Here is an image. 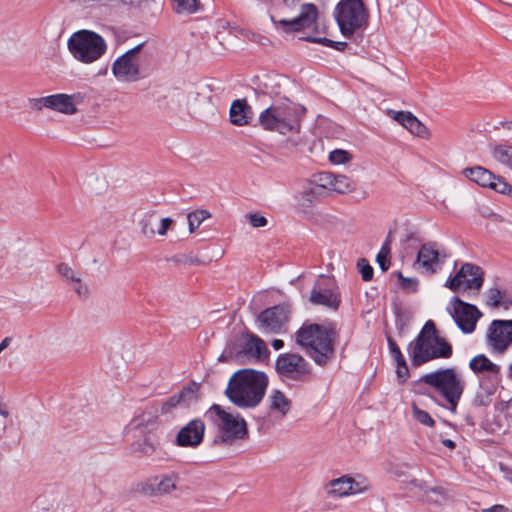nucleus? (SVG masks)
Wrapping results in <instances>:
<instances>
[{
  "label": "nucleus",
  "mask_w": 512,
  "mask_h": 512,
  "mask_svg": "<svg viewBox=\"0 0 512 512\" xmlns=\"http://www.w3.org/2000/svg\"><path fill=\"white\" fill-rule=\"evenodd\" d=\"M338 333L334 324L304 323L296 332L295 340L319 366H326L335 355L334 343Z\"/></svg>",
  "instance_id": "obj_1"
},
{
  "label": "nucleus",
  "mask_w": 512,
  "mask_h": 512,
  "mask_svg": "<svg viewBox=\"0 0 512 512\" xmlns=\"http://www.w3.org/2000/svg\"><path fill=\"white\" fill-rule=\"evenodd\" d=\"M267 386L268 377L264 372L242 369L231 376L225 395L239 408H254L262 401Z\"/></svg>",
  "instance_id": "obj_2"
},
{
  "label": "nucleus",
  "mask_w": 512,
  "mask_h": 512,
  "mask_svg": "<svg viewBox=\"0 0 512 512\" xmlns=\"http://www.w3.org/2000/svg\"><path fill=\"white\" fill-rule=\"evenodd\" d=\"M305 113L304 106L285 98L262 111L259 115V124L265 130L275 131L282 135L299 133Z\"/></svg>",
  "instance_id": "obj_3"
},
{
  "label": "nucleus",
  "mask_w": 512,
  "mask_h": 512,
  "mask_svg": "<svg viewBox=\"0 0 512 512\" xmlns=\"http://www.w3.org/2000/svg\"><path fill=\"white\" fill-rule=\"evenodd\" d=\"M420 381L432 387L448 403L450 411L456 412L466 389V380L457 368L438 369L424 374Z\"/></svg>",
  "instance_id": "obj_4"
},
{
  "label": "nucleus",
  "mask_w": 512,
  "mask_h": 512,
  "mask_svg": "<svg viewBox=\"0 0 512 512\" xmlns=\"http://www.w3.org/2000/svg\"><path fill=\"white\" fill-rule=\"evenodd\" d=\"M205 417L217 428L214 445L231 446L248 437L246 421L239 415L234 416L218 404H213L205 413Z\"/></svg>",
  "instance_id": "obj_5"
},
{
  "label": "nucleus",
  "mask_w": 512,
  "mask_h": 512,
  "mask_svg": "<svg viewBox=\"0 0 512 512\" xmlns=\"http://www.w3.org/2000/svg\"><path fill=\"white\" fill-rule=\"evenodd\" d=\"M145 42L127 50L112 63L113 76L120 82H137L146 78L150 72L148 56L142 53Z\"/></svg>",
  "instance_id": "obj_6"
},
{
  "label": "nucleus",
  "mask_w": 512,
  "mask_h": 512,
  "mask_svg": "<svg viewBox=\"0 0 512 512\" xmlns=\"http://www.w3.org/2000/svg\"><path fill=\"white\" fill-rule=\"evenodd\" d=\"M300 0H282V6L278 14L270 16L271 21L276 28H280L284 33H295L313 27L318 19V8L313 3H305L300 6V11L293 17H281L284 9H292Z\"/></svg>",
  "instance_id": "obj_7"
},
{
  "label": "nucleus",
  "mask_w": 512,
  "mask_h": 512,
  "mask_svg": "<svg viewBox=\"0 0 512 512\" xmlns=\"http://www.w3.org/2000/svg\"><path fill=\"white\" fill-rule=\"evenodd\" d=\"M67 45L72 56L85 64L98 60L107 49L103 37L89 30L73 33L68 39Z\"/></svg>",
  "instance_id": "obj_8"
},
{
  "label": "nucleus",
  "mask_w": 512,
  "mask_h": 512,
  "mask_svg": "<svg viewBox=\"0 0 512 512\" xmlns=\"http://www.w3.org/2000/svg\"><path fill=\"white\" fill-rule=\"evenodd\" d=\"M413 366H421L431 360L448 359L453 354L452 345L443 337H416L409 345Z\"/></svg>",
  "instance_id": "obj_9"
},
{
  "label": "nucleus",
  "mask_w": 512,
  "mask_h": 512,
  "mask_svg": "<svg viewBox=\"0 0 512 512\" xmlns=\"http://www.w3.org/2000/svg\"><path fill=\"white\" fill-rule=\"evenodd\" d=\"M336 22L343 36L349 38L366 22L367 13L362 0H342L334 12Z\"/></svg>",
  "instance_id": "obj_10"
},
{
  "label": "nucleus",
  "mask_w": 512,
  "mask_h": 512,
  "mask_svg": "<svg viewBox=\"0 0 512 512\" xmlns=\"http://www.w3.org/2000/svg\"><path fill=\"white\" fill-rule=\"evenodd\" d=\"M485 344L492 354H504L512 345V320H493L486 330Z\"/></svg>",
  "instance_id": "obj_11"
},
{
  "label": "nucleus",
  "mask_w": 512,
  "mask_h": 512,
  "mask_svg": "<svg viewBox=\"0 0 512 512\" xmlns=\"http://www.w3.org/2000/svg\"><path fill=\"white\" fill-rule=\"evenodd\" d=\"M484 282V273L482 269L472 263H464L454 276H450L444 286L453 292L464 290L479 291Z\"/></svg>",
  "instance_id": "obj_12"
},
{
  "label": "nucleus",
  "mask_w": 512,
  "mask_h": 512,
  "mask_svg": "<svg viewBox=\"0 0 512 512\" xmlns=\"http://www.w3.org/2000/svg\"><path fill=\"white\" fill-rule=\"evenodd\" d=\"M309 300L314 305L337 310L341 303V297L334 279L321 275L311 290Z\"/></svg>",
  "instance_id": "obj_13"
},
{
  "label": "nucleus",
  "mask_w": 512,
  "mask_h": 512,
  "mask_svg": "<svg viewBox=\"0 0 512 512\" xmlns=\"http://www.w3.org/2000/svg\"><path fill=\"white\" fill-rule=\"evenodd\" d=\"M452 310L449 311L457 327L464 334L475 331L477 322L482 317V312L473 304L464 302L459 297L451 299Z\"/></svg>",
  "instance_id": "obj_14"
},
{
  "label": "nucleus",
  "mask_w": 512,
  "mask_h": 512,
  "mask_svg": "<svg viewBox=\"0 0 512 512\" xmlns=\"http://www.w3.org/2000/svg\"><path fill=\"white\" fill-rule=\"evenodd\" d=\"M275 366L278 374L294 381H305L311 373L309 363L302 356L293 353L280 354Z\"/></svg>",
  "instance_id": "obj_15"
},
{
  "label": "nucleus",
  "mask_w": 512,
  "mask_h": 512,
  "mask_svg": "<svg viewBox=\"0 0 512 512\" xmlns=\"http://www.w3.org/2000/svg\"><path fill=\"white\" fill-rule=\"evenodd\" d=\"M288 314V309L283 305L268 308L258 316L259 327L265 333H282L286 330Z\"/></svg>",
  "instance_id": "obj_16"
},
{
  "label": "nucleus",
  "mask_w": 512,
  "mask_h": 512,
  "mask_svg": "<svg viewBox=\"0 0 512 512\" xmlns=\"http://www.w3.org/2000/svg\"><path fill=\"white\" fill-rule=\"evenodd\" d=\"M447 257L444 250L438 249L437 243L428 242L420 247L415 264H419L426 273L434 274Z\"/></svg>",
  "instance_id": "obj_17"
},
{
  "label": "nucleus",
  "mask_w": 512,
  "mask_h": 512,
  "mask_svg": "<svg viewBox=\"0 0 512 512\" xmlns=\"http://www.w3.org/2000/svg\"><path fill=\"white\" fill-rule=\"evenodd\" d=\"M204 433V422L201 419H193L179 430L174 443L179 447L195 448L203 442Z\"/></svg>",
  "instance_id": "obj_18"
},
{
  "label": "nucleus",
  "mask_w": 512,
  "mask_h": 512,
  "mask_svg": "<svg viewBox=\"0 0 512 512\" xmlns=\"http://www.w3.org/2000/svg\"><path fill=\"white\" fill-rule=\"evenodd\" d=\"M368 489L364 482H358L354 478L344 475L333 479L325 486L326 493L334 498H341L351 494L362 493Z\"/></svg>",
  "instance_id": "obj_19"
},
{
  "label": "nucleus",
  "mask_w": 512,
  "mask_h": 512,
  "mask_svg": "<svg viewBox=\"0 0 512 512\" xmlns=\"http://www.w3.org/2000/svg\"><path fill=\"white\" fill-rule=\"evenodd\" d=\"M178 473L172 472L155 476L142 486V492L150 496L167 495L177 489Z\"/></svg>",
  "instance_id": "obj_20"
},
{
  "label": "nucleus",
  "mask_w": 512,
  "mask_h": 512,
  "mask_svg": "<svg viewBox=\"0 0 512 512\" xmlns=\"http://www.w3.org/2000/svg\"><path fill=\"white\" fill-rule=\"evenodd\" d=\"M500 382L501 378L495 376H480L472 399L473 406L488 407L491 405Z\"/></svg>",
  "instance_id": "obj_21"
},
{
  "label": "nucleus",
  "mask_w": 512,
  "mask_h": 512,
  "mask_svg": "<svg viewBox=\"0 0 512 512\" xmlns=\"http://www.w3.org/2000/svg\"><path fill=\"white\" fill-rule=\"evenodd\" d=\"M325 196L326 195L322 192V189L310 181L304 186L303 190L295 196V199L297 201L298 208H300L303 213H307L306 209L314 206Z\"/></svg>",
  "instance_id": "obj_22"
},
{
  "label": "nucleus",
  "mask_w": 512,
  "mask_h": 512,
  "mask_svg": "<svg viewBox=\"0 0 512 512\" xmlns=\"http://www.w3.org/2000/svg\"><path fill=\"white\" fill-rule=\"evenodd\" d=\"M469 368L480 376H495L501 378V367L493 363L486 355L478 354L469 361Z\"/></svg>",
  "instance_id": "obj_23"
},
{
  "label": "nucleus",
  "mask_w": 512,
  "mask_h": 512,
  "mask_svg": "<svg viewBox=\"0 0 512 512\" xmlns=\"http://www.w3.org/2000/svg\"><path fill=\"white\" fill-rule=\"evenodd\" d=\"M229 117L235 126L248 125L252 119V108L245 99H236L231 104Z\"/></svg>",
  "instance_id": "obj_24"
},
{
  "label": "nucleus",
  "mask_w": 512,
  "mask_h": 512,
  "mask_svg": "<svg viewBox=\"0 0 512 512\" xmlns=\"http://www.w3.org/2000/svg\"><path fill=\"white\" fill-rule=\"evenodd\" d=\"M196 400V395L193 389L183 388L178 394L164 400L161 404L160 411L162 414L170 413L178 405L189 406L192 401Z\"/></svg>",
  "instance_id": "obj_25"
},
{
  "label": "nucleus",
  "mask_w": 512,
  "mask_h": 512,
  "mask_svg": "<svg viewBox=\"0 0 512 512\" xmlns=\"http://www.w3.org/2000/svg\"><path fill=\"white\" fill-rule=\"evenodd\" d=\"M48 109L72 115L76 112V105L73 101V96L68 94H54L48 96Z\"/></svg>",
  "instance_id": "obj_26"
},
{
  "label": "nucleus",
  "mask_w": 512,
  "mask_h": 512,
  "mask_svg": "<svg viewBox=\"0 0 512 512\" xmlns=\"http://www.w3.org/2000/svg\"><path fill=\"white\" fill-rule=\"evenodd\" d=\"M255 85L254 90L256 94L270 97H276L281 94V85L277 76L265 75L257 79Z\"/></svg>",
  "instance_id": "obj_27"
},
{
  "label": "nucleus",
  "mask_w": 512,
  "mask_h": 512,
  "mask_svg": "<svg viewBox=\"0 0 512 512\" xmlns=\"http://www.w3.org/2000/svg\"><path fill=\"white\" fill-rule=\"evenodd\" d=\"M292 407V401L281 390L275 389L269 395V408L281 417H285Z\"/></svg>",
  "instance_id": "obj_28"
},
{
  "label": "nucleus",
  "mask_w": 512,
  "mask_h": 512,
  "mask_svg": "<svg viewBox=\"0 0 512 512\" xmlns=\"http://www.w3.org/2000/svg\"><path fill=\"white\" fill-rule=\"evenodd\" d=\"M463 174L471 181L475 182L481 187L489 188L494 180V174L488 169L476 166L472 168H465Z\"/></svg>",
  "instance_id": "obj_29"
},
{
  "label": "nucleus",
  "mask_w": 512,
  "mask_h": 512,
  "mask_svg": "<svg viewBox=\"0 0 512 512\" xmlns=\"http://www.w3.org/2000/svg\"><path fill=\"white\" fill-rule=\"evenodd\" d=\"M486 304L493 308L503 307L505 310H508L512 306V298L506 290L492 287L487 292Z\"/></svg>",
  "instance_id": "obj_30"
},
{
  "label": "nucleus",
  "mask_w": 512,
  "mask_h": 512,
  "mask_svg": "<svg viewBox=\"0 0 512 512\" xmlns=\"http://www.w3.org/2000/svg\"><path fill=\"white\" fill-rule=\"evenodd\" d=\"M267 352V348L263 340L255 335H250L247 339L245 346L242 351L237 353L236 358L239 359L242 357V354H248L254 358H261L263 354Z\"/></svg>",
  "instance_id": "obj_31"
},
{
  "label": "nucleus",
  "mask_w": 512,
  "mask_h": 512,
  "mask_svg": "<svg viewBox=\"0 0 512 512\" xmlns=\"http://www.w3.org/2000/svg\"><path fill=\"white\" fill-rule=\"evenodd\" d=\"M355 189V182L346 175L334 174L332 191L344 194Z\"/></svg>",
  "instance_id": "obj_32"
},
{
  "label": "nucleus",
  "mask_w": 512,
  "mask_h": 512,
  "mask_svg": "<svg viewBox=\"0 0 512 512\" xmlns=\"http://www.w3.org/2000/svg\"><path fill=\"white\" fill-rule=\"evenodd\" d=\"M155 451L156 446L149 438H144L142 441L136 442L131 446V452L141 456H152Z\"/></svg>",
  "instance_id": "obj_33"
},
{
  "label": "nucleus",
  "mask_w": 512,
  "mask_h": 512,
  "mask_svg": "<svg viewBox=\"0 0 512 512\" xmlns=\"http://www.w3.org/2000/svg\"><path fill=\"white\" fill-rule=\"evenodd\" d=\"M492 153L497 161L512 168V147L496 145L494 146Z\"/></svg>",
  "instance_id": "obj_34"
},
{
  "label": "nucleus",
  "mask_w": 512,
  "mask_h": 512,
  "mask_svg": "<svg viewBox=\"0 0 512 512\" xmlns=\"http://www.w3.org/2000/svg\"><path fill=\"white\" fill-rule=\"evenodd\" d=\"M334 174L331 172H321L315 176L312 181L313 184L319 186L322 192L327 196L328 192L332 191Z\"/></svg>",
  "instance_id": "obj_35"
},
{
  "label": "nucleus",
  "mask_w": 512,
  "mask_h": 512,
  "mask_svg": "<svg viewBox=\"0 0 512 512\" xmlns=\"http://www.w3.org/2000/svg\"><path fill=\"white\" fill-rule=\"evenodd\" d=\"M388 114L407 130L417 119L411 112L389 110Z\"/></svg>",
  "instance_id": "obj_36"
},
{
  "label": "nucleus",
  "mask_w": 512,
  "mask_h": 512,
  "mask_svg": "<svg viewBox=\"0 0 512 512\" xmlns=\"http://www.w3.org/2000/svg\"><path fill=\"white\" fill-rule=\"evenodd\" d=\"M154 217L155 212H146L139 222L141 232L148 238H152L155 235V230L152 225Z\"/></svg>",
  "instance_id": "obj_37"
},
{
  "label": "nucleus",
  "mask_w": 512,
  "mask_h": 512,
  "mask_svg": "<svg viewBox=\"0 0 512 512\" xmlns=\"http://www.w3.org/2000/svg\"><path fill=\"white\" fill-rule=\"evenodd\" d=\"M57 271L68 285L72 284L73 282H77V278L81 276L77 271H75L66 263L59 264L57 266Z\"/></svg>",
  "instance_id": "obj_38"
},
{
  "label": "nucleus",
  "mask_w": 512,
  "mask_h": 512,
  "mask_svg": "<svg viewBox=\"0 0 512 512\" xmlns=\"http://www.w3.org/2000/svg\"><path fill=\"white\" fill-rule=\"evenodd\" d=\"M401 288L409 293H415L418 290L419 281L414 277H404L401 272L397 273Z\"/></svg>",
  "instance_id": "obj_39"
},
{
  "label": "nucleus",
  "mask_w": 512,
  "mask_h": 512,
  "mask_svg": "<svg viewBox=\"0 0 512 512\" xmlns=\"http://www.w3.org/2000/svg\"><path fill=\"white\" fill-rule=\"evenodd\" d=\"M412 412H413V417L419 423H421V424H423L425 426H429V427H433L434 426L435 421L433 420V418L430 416V414L427 411L422 410L417 405L413 404Z\"/></svg>",
  "instance_id": "obj_40"
},
{
  "label": "nucleus",
  "mask_w": 512,
  "mask_h": 512,
  "mask_svg": "<svg viewBox=\"0 0 512 512\" xmlns=\"http://www.w3.org/2000/svg\"><path fill=\"white\" fill-rule=\"evenodd\" d=\"M489 188L498 193L512 196V186L508 184L502 177L494 176V180L492 181Z\"/></svg>",
  "instance_id": "obj_41"
},
{
  "label": "nucleus",
  "mask_w": 512,
  "mask_h": 512,
  "mask_svg": "<svg viewBox=\"0 0 512 512\" xmlns=\"http://www.w3.org/2000/svg\"><path fill=\"white\" fill-rule=\"evenodd\" d=\"M156 418H157L156 412L155 413L143 412L141 415L135 417L132 420V424L137 428L148 427L155 423Z\"/></svg>",
  "instance_id": "obj_42"
},
{
  "label": "nucleus",
  "mask_w": 512,
  "mask_h": 512,
  "mask_svg": "<svg viewBox=\"0 0 512 512\" xmlns=\"http://www.w3.org/2000/svg\"><path fill=\"white\" fill-rule=\"evenodd\" d=\"M307 40L310 42H313V43H318V44H322L327 47L334 48L335 50H338V51H344L346 49V47L348 46L347 42L333 41V40H330L325 37L307 38Z\"/></svg>",
  "instance_id": "obj_43"
},
{
  "label": "nucleus",
  "mask_w": 512,
  "mask_h": 512,
  "mask_svg": "<svg viewBox=\"0 0 512 512\" xmlns=\"http://www.w3.org/2000/svg\"><path fill=\"white\" fill-rule=\"evenodd\" d=\"M176 12L192 14L197 11V0H175Z\"/></svg>",
  "instance_id": "obj_44"
},
{
  "label": "nucleus",
  "mask_w": 512,
  "mask_h": 512,
  "mask_svg": "<svg viewBox=\"0 0 512 512\" xmlns=\"http://www.w3.org/2000/svg\"><path fill=\"white\" fill-rule=\"evenodd\" d=\"M351 159L349 152L341 149H335L330 152L329 160L333 164H344Z\"/></svg>",
  "instance_id": "obj_45"
},
{
  "label": "nucleus",
  "mask_w": 512,
  "mask_h": 512,
  "mask_svg": "<svg viewBox=\"0 0 512 512\" xmlns=\"http://www.w3.org/2000/svg\"><path fill=\"white\" fill-rule=\"evenodd\" d=\"M357 266L364 281H370L373 278V268L365 258L359 259Z\"/></svg>",
  "instance_id": "obj_46"
},
{
  "label": "nucleus",
  "mask_w": 512,
  "mask_h": 512,
  "mask_svg": "<svg viewBox=\"0 0 512 512\" xmlns=\"http://www.w3.org/2000/svg\"><path fill=\"white\" fill-rule=\"evenodd\" d=\"M412 134L421 137V138H429L430 131L429 129L418 119L414 121V123L408 129Z\"/></svg>",
  "instance_id": "obj_47"
},
{
  "label": "nucleus",
  "mask_w": 512,
  "mask_h": 512,
  "mask_svg": "<svg viewBox=\"0 0 512 512\" xmlns=\"http://www.w3.org/2000/svg\"><path fill=\"white\" fill-rule=\"evenodd\" d=\"M417 337L432 338V337H440V336L438 335V331L436 329L434 322L432 320H428L424 324L422 330L420 331V333L418 334Z\"/></svg>",
  "instance_id": "obj_48"
},
{
  "label": "nucleus",
  "mask_w": 512,
  "mask_h": 512,
  "mask_svg": "<svg viewBox=\"0 0 512 512\" xmlns=\"http://www.w3.org/2000/svg\"><path fill=\"white\" fill-rule=\"evenodd\" d=\"M211 217V214L207 210H196L188 213L187 219L193 220L198 226L202 224V222Z\"/></svg>",
  "instance_id": "obj_49"
},
{
  "label": "nucleus",
  "mask_w": 512,
  "mask_h": 512,
  "mask_svg": "<svg viewBox=\"0 0 512 512\" xmlns=\"http://www.w3.org/2000/svg\"><path fill=\"white\" fill-rule=\"evenodd\" d=\"M387 341H388L390 353H391L392 357L394 358L395 362L397 363L399 361L405 360V358H404L403 354L401 353L396 342L391 337H387Z\"/></svg>",
  "instance_id": "obj_50"
},
{
  "label": "nucleus",
  "mask_w": 512,
  "mask_h": 512,
  "mask_svg": "<svg viewBox=\"0 0 512 512\" xmlns=\"http://www.w3.org/2000/svg\"><path fill=\"white\" fill-rule=\"evenodd\" d=\"M247 217L249 219L250 224L255 228L264 227L267 225L268 222L264 216L258 213H250L247 215Z\"/></svg>",
  "instance_id": "obj_51"
},
{
  "label": "nucleus",
  "mask_w": 512,
  "mask_h": 512,
  "mask_svg": "<svg viewBox=\"0 0 512 512\" xmlns=\"http://www.w3.org/2000/svg\"><path fill=\"white\" fill-rule=\"evenodd\" d=\"M48 96L40 97V98H32L29 100V104L31 109L40 111L43 108H48Z\"/></svg>",
  "instance_id": "obj_52"
},
{
  "label": "nucleus",
  "mask_w": 512,
  "mask_h": 512,
  "mask_svg": "<svg viewBox=\"0 0 512 512\" xmlns=\"http://www.w3.org/2000/svg\"><path fill=\"white\" fill-rule=\"evenodd\" d=\"M72 289L77 293L80 297H85L88 294V288L87 286L82 282L81 276L77 278V282H73L72 284H69Z\"/></svg>",
  "instance_id": "obj_53"
},
{
  "label": "nucleus",
  "mask_w": 512,
  "mask_h": 512,
  "mask_svg": "<svg viewBox=\"0 0 512 512\" xmlns=\"http://www.w3.org/2000/svg\"><path fill=\"white\" fill-rule=\"evenodd\" d=\"M396 364H397L396 373H397L398 378H400L402 381H405L409 376V369H408L406 360L399 361Z\"/></svg>",
  "instance_id": "obj_54"
},
{
  "label": "nucleus",
  "mask_w": 512,
  "mask_h": 512,
  "mask_svg": "<svg viewBox=\"0 0 512 512\" xmlns=\"http://www.w3.org/2000/svg\"><path fill=\"white\" fill-rule=\"evenodd\" d=\"M176 262L191 265H200L202 261L194 255H181L176 258Z\"/></svg>",
  "instance_id": "obj_55"
},
{
  "label": "nucleus",
  "mask_w": 512,
  "mask_h": 512,
  "mask_svg": "<svg viewBox=\"0 0 512 512\" xmlns=\"http://www.w3.org/2000/svg\"><path fill=\"white\" fill-rule=\"evenodd\" d=\"M172 224L173 220L170 217L163 218L158 229V234L161 236L166 235L168 229L171 227Z\"/></svg>",
  "instance_id": "obj_56"
},
{
  "label": "nucleus",
  "mask_w": 512,
  "mask_h": 512,
  "mask_svg": "<svg viewBox=\"0 0 512 512\" xmlns=\"http://www.w3.org/2000/svg\"><path fill=\"white\" fill-rule=\"evenodd\" d=\"M376 261L379 264L382 271H386L389 269L390 261L389 256L383 254H377Z\"/></svg>",
  "instance_id": "obj_57"
},
{
  "label": "nucleus",
  "mask_w": 512,
  "mask_h": 512,
  "mask_svg": "<svg viewBox=\"0 0 512 512\" xmlns=\"http://www.w3.org/2000/svg\"><path fill=\"white\" fill-rule=\"evenodd\" d=\"M379 254L387 255L390 254V240L387 238V240L384 242V244L381 247V250L379 251Z\"/></svg>",
  "instance_id": "obj_58"
},
{
  "label": "nucleus",
  "mask_w": 512,
  "mask_h": 512,
  "mask_svg": "<svg viewBox=\"0 0 512 512\" xmlns=\"http://www.w3.org/2000/svg\"><path fill=\"white\" fill-rule=\"evenodd\" d=\"M487 512H507V508L503 505H493L487 509Z\"/></svg>",
  "instance_id": "obj_59"
},
{
  "label": "nucleus",
  "mask_w": 512,
  "mask_h": 512,
  "mask_svg": "<svg viewBox=\"0 0 512 512\" xmlns=\"http://www.w3.org/2000/svg\"><path fill=\"white\" fill-rule=\"evenodd\" d=\"M12 342V337H5L1 342H0V351L2 352L3 350H5Z\"/></svg>",
  "instance_id": "obj_60"
},
{
  "label": "nucleus",
  "mask_w": 512,
  "mask_h": 512,
  "mask_svg": "<svg viewBox=\"0 0 512 512\" xmlns=\"http://www.w3.org/2000/svg\"><path fill=\"white\" fill-rule=\"evenodd\" d=\"M271 345L275 350H279L284 346V342L281 339H274Z\"/></svg>",
  "instance_id": "obj_61"
},
{
  "label": "nucleus",
  "mask_w": 512,
  "mask_h": 512,
  "mask_svg": "<svg viewBox=\"0 0 512 512\" xmlns=\"http://www.w3.org/2000/svg\"><path fill=\"white\" fill-rule=\"evenodd\" d=\"M442 444L449 449H454L456 446L455 442L452 441L451 439L442 440Z\"/></svg>",
  "instance_id": "obj_62"
},
{
  "label": "nucleus",
  "mask_w": 512,
  "mask_h": 512,
  "mask_svg": "<svg viewBox=\"0 0 512 512\" xmlns=\"http://www.w3.org/2000/svg\"><path fill=\"white\" fill-rule=\"evenodd\" d=\"M118 1L121 2L123 5H136L141 0H118Z\"/></svg>",
  "instance_id": "obj_63"
},
{
  "label": "nucleus",
  "mask_w": 512,
  "mask_h": 512,
  "mask_svg": "<svg viewBox=\"0 0 512 512\" xmlns=\"http://www.w3.org/2000/svg\"><path fill=\"white\" fill-rule=\"evenodd\" d=\"M188 224L190 233H193L199 227L193 220H188Z\"/></svg>",
  "instance_id": "obj_64"
}]
</instances>
